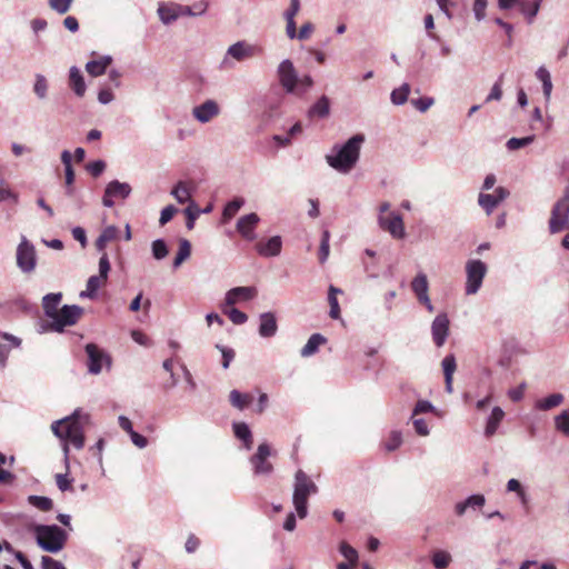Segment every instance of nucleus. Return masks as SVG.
<instances>
[{
	"label": "nucleus",
	"instance_id": "nucleus-1",
	"mask_svg": "<svg viewBox=\"0 0 569 569\" xmlns=\"http://www.w3.org/2000/svg\"><path fill=\"white\" fill-rule=\"evenodd\" d=\"M82 420H88L87 415H82L79 409L70 416L56 420L51 423L52 433L62 441L63 461L67 471L69 470V443L80 450L84 446V430Z\"/></svg>",
	"mask_w": 569,
	"mask_h": 569
},
{
	"label": "nucleus",
	"instance_id": "nucleus-2",
	"mask_svg": "<svg viewBox=\"0 0 569 569\" xmlns=\"http://www.w3.org/2000/svg\"><path fill=\"white\" fill-rule=\"evenodd\" d=\"M365 140V134L357 133L345 143L335 144L331 152L326 156L327 163L341 173L350 172L359 160Z\"/></svg>",
	"mask_w": 569,
	"mask_h": 569
},
{
	"label": "nucleus",
	"instance_id": "nucleus-3",
	"mask_svg": "<svg viewBox=\"0 0 569 569\" xmlns=\"http://www.w3.org/2000/svg\"><path fill=\"white\" fill-rule=\"evenodd\" d=\"M318 492V487L310 477L302 470H298L295 475L292 502L297 515L300 519H305L308 515V499L311 495Z\"/></svg>",
	"mask_w": 569,
	"mask_h": 569
},
{
	"label": "nucleus",
	"instance_id": "nucleus-4",
	"mask_svg": "<svg viewBox=\"0 0 569 569\" xmlns=\"http://www.w3.org/2000/svg\"><path fill=\"white\" fill-rule=\"evenodd\" d=\"M34 533L37 545L51 553L61 551L68 539V533L57 525H37Z\"/></svg>",
	"mask_w": 569,
	"mask_h": 569
},
{
	"label": "nucleus",
	"instance_id": "nucleus-5",
	"mask_svg": "<svg viewBox=\"0 0 569 569\" xmlns=\"http://www.w3.org/2000/svg\"><path fill=\"white\" fill-rule=\"evenodd\" d=\"M83 309L77 305H64L59 309L56 317L48 322L40 325V333L43 332H63L67 327L76 325L81 317Z\"/></svg>",
	"mask_w": 569,
	"mask_h": 569
},
{
	"label": "nucleus",
	"instance_id": "nucleus-6",
	"mask_svg": "<svg viewBox=\"0 0 569 569\" xmlns=\"http://www.w3.org/2000/svg\"><path fill=\"white\" fill-rule=\"evenodd\" d=\"M487 272V264L479 259H470L466 262V295L472 296L480 290Z\"/></svg>",
	"mask_w": 569,
	"mask_h": 569
},
{
	"label": "nucleus",
	"instance_id": "nucleus-7",
	"mask_svg": "<svg viewBox=\"0 0 569 569\" xmlns=\"http://www.w3.org/2000/svg\"><path fill=\"white\" fill-rule=\"evenodd\" d=\"M17 267L22 273H31L37 267V252L32 242L21 236L16 252Z\"/></svg>",
	"mask_w": 569,
	"mask_h": 569
},
{
	"label": "nucleus",
	"instance_id": "nucleus-8",
	"mask_svg": "<svg viewBox=\"0 0 569 569\" xmlns=\"http://www.w3.org/2000/svg\"><path fill=\"white\" fill-rule=\"evenodd\" d=\"M272 456L271 447L263 442L258 446L257 452L251 456L250 463L254 476H269L273 471V466L269 461Z\"/></svg>",
	"mask_w": 569,
	"mask_h": 569
},
{
	"label": "nucleus",
	"instance_id": "nucleus-9",
	"mask_svg": "<svg viewBox=\"0 0 569 569\" xmlns=\"http://www.w3.org/2000/svg\"><path fill=\"white\" fill-rule=\"evenodd\" d=\"M298 71L290 59L282 60L277 68V77L286 93L297 91Z\"/></svg>",
	"mask_w": 569,
	"mask_h": 569
},
{
	"label": "nucleus",
	"instance_id": "nucleus-10",
	"mask_svg": "<svg viewBox=\"0 0 569 569\" xmlns=\"http://www.w3.org/2000/svg\"><path fill=\"white\" fill-rule=\"evenodd\" d=\"M86 352L88 356V371L91 375H99L102 371L103 366H111V359L107 352L100 349L94 343H88L86 346Z\"/></svg>",
	"mask_w": 569,
	"mask_h": 569
},
{
	"label": "nucleus",
	"instance_id": "nucleus-11",
	"mask_svg": "<svg viewBox=\"0 0 569 569\" xmlns=\"http://www.w3.org/2000/svg\"><path fill=\"white\" fill-rule=\"evenodd\" d=\"M569 227V203L558 200L551 210L549 220V230L551 233H558Z\"/></svg>",
	"mask_w": 569,
	"mask_h": 569
},
{
	"label": "nucleus",
	"instance_id": "nucleus-12",
	"mask_svg": "<svg viewBox=\"0 0 569 569\" xmlns=\"http://www.w3.org/2000/svg\"><path fill=\"white\" fill-rule=\"evenodd\" d=\"M510 196V191L505 187H497L493 193L480 192L478 194V204L490 216L495 209Z\"/></svg>",
	"mask_w": 569,
	"mask_h": 569
},
{
	"label": "nucleus",
	"instance_id": "nucleus-13",
	"mask_svg": "<svg viewBox=\"0 0 569 569\" xmlns=\"http://www.w3.org/2000/svg\"><path fill=\"white\" fill-rule=\"evenodd\" d=\"M379 227L388 231L395 239H402L406 236L402 218L399 213L391 212L389 216L378 217Z\"/></svg>",
	"mask_w": 569,
	"mask_h": 569
},
{
	"label": "nucleus",
	"instance_id": "nucleus-14",
	"mask_svg": "<svg viewBox=\"0 0 569 569\" xmlns=\"http://www.w3.org/2000/svg\"><path fill=\"white\" fill-rule=\"evenodd\" d=\"M450 321L447 313L441 312L436 316L431 323V336L433 343L440 348L442 347L449 336Z\"/></svg>",
	"mask_w": 569,
	"mask_h": 569
},
{
	"label": "nucleus",
	"instance_id": "nucleus-15",
	"mask_svg": "<svg viewBox=\"0 0 569 569\" xmlns=\"http://www.w3.org/2000/svg\"><path fill=\"white\" fill-rule=\"evenodd\" d=\"M259 222L260 217L257 213H247L238 219L236 229L244 240L253 241L257 238L254 230Z\"/></svg>",
	"mask_w": 569,
	"mask_h": 569
},
{
	"label": "nucleus",
	"instance_id": "nucleus-16",
	"mask_svg": "<svg viewBox=\"0 0 569 569\" xmlns=\"http://www.w3.org/2000/svg\"><path fill=\"white\" fill-rule=\"evenodd\" d=\"M254 56V47L247 43L246 41H238L231 44L226 53L222 64L230 67L229 57L237 61H243Z\"/></svg>",
	"mask_w": 569,
	"mask_h": 569
},
{
	"label": "nucleus",
	"instance_id": "nucleus-17",
	"mask_svg": "<svg viewBox=\"0 0 569 569\" xmlns=\"http://www.w3.org/2000/svg\"><path fill=\"white\" fill-rule=\"evenodd\" d=\"M219 106L214 100H207L192 110V116L201 123H207L219 114Z\"/></svg>",
	"mask_w": 569,
	"mask_h": 569
},
{
	"label": "nucleus",
	"instance_id": "nucleus-18",
	"mask_svg": "<svg viewBox=\"0 0 569 569\" xmlns=\"http://www.w3.org/2000/svg\"><path fill=\"white\" fill-rule=\"evenodd\" d=\"M256 251L264 258L277 257L282 249V239L280 236H273L267 241H260L256 244Z\"/></svg>",
	"mask_w": 569,
	"mask_h": 569
},
{
	"label": "nucleus",
	"instance_id": "nucleus-19",
	"mask_svg": "<svg viewBox=\"0 0 569 569\" xmlns=\"http://www.w3.org/2000/svg\"><path fill=\"white\" fill-rule=\"evenodd\" d=\"M256 296L257 289L254 287H236L227 291L224 297V305L233 306L241 300H251Z\"/></svg>",
	"mask_w": 569,
	"mask_h": 569
},
{
	"label": "nucleus",
	"instance_id": "nucleus-20",
	"mask_svg": "<svg viewBox=\"0 0 569 569\" xmlns=\"http://www.w3.org/2000/svg\"><path fill=\"white\" fill-rule=\"evenodd\" d=\"M278 331L276 315L271 311L263 312L259 316L258 332L262 338H272Z\"/></svg>",
	"mask_w": 569,
	"mask_h": 569
},
{
	"label": "nucleus",
	"instance_id": "nucleus-21",
	"mask_svg": "<svg viewBox=\"0 0 569 569\" xmlns=\"http://www.w3.org/2000/svg\"><path fill=\"white\" fill-rule=\"evenodd\" d=\"M486 498L483 495H471L467 499L455 505V513L462 517L468 509L477 510L485 506Z\"/></svg>",
	"mask_w": 569,
	"mask_h": 569
},
{
	"label": "nucleus",
	"instance_id": "nucleus-22",
	"mask_svg": "<svg viewBox=\"0 0 569 569\" xmlns=\"http://www.w3.org/2000/svg\"><path fill=\"white\" fill-rule=\"evenodd\" d=\"M69 87L74 94L80 98L84 96L87 90L84 78L80 69L76 66L69 69Z\"/></svg>",
	"mask_w": 569,
	"mask_h": 569
},
{
	"label": "nucleus",
	"instance_id": "nucleus-23",
	"mask_svg": "<svg viewBox=\"0 0 569 569\" xmlns=\"http://www.w3.org/2000/svg\"><path fill=\"white\" fill-rule=\"evenodd\" d=\"M62 300V293L61 292H52L48 293L42 298V308L44 316L49 318L50 320L52 317H56V315L59 311V305Z\"/></svg>",
	"mask_w": 569,
	"mask_h": 569
},
{
	"label": "nucleus",
	"instance_id": "nucleus-24",
	"mask_svg": "<svg viewBox=\"0 0 569 569\" xmlns=\"http://www.w3.org/2000/svg\"><path fill=\"white\" fill-rule=\"evenodd\" d=\"M178 7L179 3H160L157 9L160 21L167 26L174 22L179 17H181Z\"/></svg>",
	"mask_w": 569,
	"mask_h": 569
},
{
	"label": "nucleus",
	"instance_id": "nucleus-25",
	"mask_svg": "<svg viewBox=\"0 0 569 569\" xmlns=\"http://www.w3.org/2000/svg\"><path fill=\"white\" fill-rule=\"evenodd\" d=\"M111 56H101L97 60L88 61L86 64L87 72L92 77H99L106 73L107 68L112 63Z\"/></svg>",
	"mask_w": 569,
	"mask_h": 569
},
{
	"label": "nucleus",
	"instance_id": "nucleus-26",
	"mask_svg": "<svg viewBox=\"0 0 569 569\" xmlns=\"http://www.w3.org/2000/svg\"><path fill=\"white\" fill-rule=\"evenodd\" d=\"M565 400V397L560 392L551 393L547 397L539 398L535 401V409L539 411H549L560 406Z\"/></svg>",
	"mask_w": 569,
	"mask_h": 569
},
{
	"label": "nucleus",
	"instance_id": "nucleus-27",
	"mask_svg": "<svg viewBox=\"0 0 569 569\" xmlns=\"http://www.w3.org/2000/svg\"><path fill=\"white\" fill-rule=\"evenodd\" d=\"M505 417V411L500 407H493L486 421L485 436L492 437Z\"/></svg>",
	"mask_w": 569,
	"mask_h": 569
},
{
	"label": "nucleus",
	"instance_id": "nucleus-28",
	"mask_svg": "<svg viewBox=\"0 0 569 569\" xmlns=\"http://www.w3.org/2000/svg\"><path fill=\"white\" fill-rule=\"evenodd\" d=\"M516 6H518L519 12L522 14L528 24L533 23L541 8L533 0H519Z\"/></svg>",
	"mask_w": 569,
	"mask_h": 569
},
{
	"label": "nucleus",
	"instance_id": "nucleus-29",
	"mask_svg": "<svg viewBox=\"0 0 569 569\" xmlns=\"http://www.w3.org/2000/svg\"><path fill=\"white\" fill-rule=\"evenodd\" d=\"M330 113V100L327 96H321L308 110V117L313 118H327Z\"/></svg>",
	"mask_w": 569,
	"mask_h": 569
},
{
	"label": "nucleus",
	"instance_id": "nucleus-30",
	"mask_svg": "<svg viewBox=\"0 0 569 569\" xmlns=\"http://www.w3.org/2000/svg\"><path fill=\"white\" fill-rule=\"evenodd\" d=\"M327 339L321 333H313L309 337L307 343L300 350V356L302 358H309L316 355L321 345H325Z\"/></svg>",
	"mask_w": 569,
	"mask_h": 569
},
{
	"label": "nucleus",
	"instance_id": "nucleus-31",
	"mask_svg": "<svg viewBox=\"0 0 569 569\" xmlns=\"http://www.w3.org/2000/svg\"><path fill=\"white\" fill-rule=\"evenodd\" d=\"M535 74H536V78L541 82L545 100L547 102H549L551 99V93H552V88H553L551 74H550L549 70L545 66H541L537 69Z\"/></svg>",
	"mask_w": 569,
	"mask_h": 569
},
{
	"label": "nucleus",
	"instance_id": "nucleus-32",
	"mask_svg": "<svg viewBox=\"0 0 569 569\" xmlns=\"http://www.w3.org/2000/svg\"><path fill=\"white\" fill-rule=\"evenodd\" d=\"M107 193L112 194L114 198L127 199L131 193V187L127 182L119 180L110 181L107 187Z\"/></svg>",
	"mask_w": 569,
	"mask_h": 569
},
{
	"label": "nucleus",
	"instance_id": "nucleus-33",
	"mask_svg": "<svg viewBox=\"0 0 569 569\" xmlns=\"http://www.w3.org/2000/svg\"><path fill=\"white\" fill-rule=\"evenodd\" d=\"M103 279L100 276H91L87 281L86 290L80 292V298H89L94 299L97 297V292L101 284L103 283Z\"/></svg>",
	"mask_w": 569,
	"mask_h": 569
},
{
	"label": "nucleus",
	"instance_id": "nucleus-34",
	"mask_svg": "<svg viewBox=\"0 0 569 569\" xmlns=\"http://www.w3.org/2000/svg\"><path fill=\"white\" fill-rule=\"evenodd\" d=\"M243 204H244V199L241 197H236L231 201H229L224 206L223 211H222L223 221L227 222L230 219H232L237 214V212L242 208Z\"/></svg>",
	"mask_w": 569,
	"mask_h": 569
},
{
	"label": "nucleus",
	"instance_id": "nucleus-35",
	"mask_svg": "<svg viewBox=\"0 0 569 569\" xmlns=\"http://www.w3.org/2000/svg\"><path fill=\"white\" fill-rule=\"evenodd\" d=\"M191 254V243L187 239L179 240V249L173 260V268H179Z\"/></svg>",
	"mask_w": 569,
	"mask_h": 569
},
{
	"label": "nucleus",
	"instance_id": "nucleus-36",
	"mask_svg": "<svg viewBox=\"0 0 569 569\" xmlns=\"http://www.w3.org/2000/svg\"><path fill=\"white\" fill-rule=\"evenodd\" d=\"M229 400L234 408L243 410L252 401V397L249 393H241L234 389L230 391Z\"/></svg>",
	"mask_w": 569,
	"mask_h": 569
},
{
	"label": "nucleus",
	"instance_id": "nucleus-37",
	"mask_svg": "<svg viewBox=\"0 0 569 569\" xmlns=\"http://www.w3.org/2000/svg\"><path fill=\"white\" fill-rule=\"evenodd\" d=\"M170 193L179 203L190 202L191 192L184 181H179Z\"/></svg>",
	"mask_w": 569,
	"mask_h": 569
},
{
	"label": "nucleus",
	"instance_id": "nucleus-38",
	"mask_svg": "<svg viewBox=\"0 0 569 569\" xmlns=\"http://www.w3.org/2000/svg\"><path fill=\"white\" fill-rule=\"evenodd\" d=\"M341 292L342 291L340 289L336 288L335 286L329 287V292H328V302L330 306L329 316L332 319L340 318V307H339V302L337 299V295L341 293Z\"/></svg>",
	"mask_w": 569,
	"mask_h": 569
},
{
	"label": "nucleus",
	"instance_id": "nucleus-39",
	"mask_svg": "<svg viewBox=\"0 0 569 569\" xmlns=\"http://www.w3.org/2000/svg\"><path fill=\"white\" fill-rule=\"evenodd\" d=\"M410 93V86L402 83L399 88L391 91L390 100L395 106H402L407 102Z\"/></svg>",
	"mask_w": 569,
	"mask_h": 569
},
{
	"label": "nucleus",
	"instance_id": "nucleus-40",
	"mask_svg": "<svg viewBox=\"0 0 569 569\" xmlns=\"http://www.w3.org/2000/svg\"><path fill=\"white\" fill-rule=\"evenodd\" d=\"M451 560V555L446 550H436L431 556V562L436 569H446Z\"/></svg>",
	"mask_w": 569,
	"mask_h": 569
},
{
	"label": "nucleus",
	"instance_id": "nucleus-41",
	"mask_svg": "<svg viewBox=\"0 0 569 569\" xmlns=\"http://www.w3.org/2000/svg\"><path fill=\"white\" fill-rule=\"evenodd\" d=\"M411 289L415 296L426 295L429 291V283L427 276L423 272H419L411 281Z\"/></svg>",
	"mask_w": 569,
	"mask_h": 569
},
{
	"label": "nucleus",
	"instance_id": "nucleus-42",
	"mask_svg": "<svg viewBox=\"0 0 569 569\" xmlns=\"http://www.w3.org/2000/svg\"><path fill=\"white\" fill-rule=\"evenodd\" d=\"M48 89H49V84H48L46 77L43 74L37 73L34 77V83H33L34 94L39 99L43 100L48 96Z\"/></svg>",
	"mask_w": 569,
	"mask_h": 569
},
{
	"label": "nucleus",
	"instance_id": "nucleus-43",
	"mask_svg": "<svg viewBox=\"0 0 569 569\" xmlns=\"http://www.w3.org/2000/svg\"><path fill=\"white\" fill-rule=\"evenodd\" d=\"M330 253V232L328 230H323L321 234V241L319 247V262L323 264Z\"/></svg>",
	"mask_w": 569,
	"mask_h": 569
},
{
	"label": "nucleus",
	"instance_id": "nucleus-44",
	"mask_svg": "<svg viewBox=\"0 0 569 569\" xmlns=\"http://www.w3.org/2000/svg\"><path fill=\"white\" fill-rule=\"evenodd\" d=\"M28 501L31 506L41 511H49L53 507L52 500L48 497L32 495L28 497Z\"/></svg>",
	"mask_w": 569,
	"mask_h": 569
},
{
	"label": "nucleus",
	"instance_id": "nucleus-45",
	"mask_svg": "<svg viewBox=\"0 0 569 569\" xmlns=\"http://www.w3.org/2000/svg\"><path fill=\"white\" fill-rule=\"evenodd\" d=\"M201 210L198 208L194 201H190L189 206L184 210V214L187 218L186 227L188 230H192L194 227V222L200 216Z\"/></svg>",
	"mask_w": 569,
	"mask_h": 569
},
{
	"label": "nucleus",
	"instance_id": "nucleus-46",
	"mask_svg": "<svg viewBox=\"0 0 569 569\" xmlns=\"http://www.w3.org/2000/svg\"><path fill=\"white\" fill-rule=\"evenodd\" d=\"M152 257L156 260L164 259L169 253V248L163 239H157L151 243Z\"/></svg>",
	"mask_w": 569,
	"mask_h": 569
},
{
	"label": "nucleus",
	"instance_id": "nucleus-47",
	"mask_svg": "<svg viewBox=\"0 0 569 569\" xmlns=\"http://www.w3.org/2000/svg\"><path fill=\"white\" fill-rule=\"evenodd\" d=\"M402 443V435L399 430H392L388 438L383 442V447L387 451L392 452L397 450Z\"/></svg>",
	"mask_w": 569,
	"mask_h": 569
},
{
	"label": "nucleus",
	"instance_id": "nucleus-48",
	"mask_svg": "<svg viewBox=\"0 0 569 569\" xmlns=\"http://www.w3.org/2000/svg\"><path fill=\"white\" fill-rule=\"evenodd\" d=\"M312 86H313V79L310 74H305L302 77L298 76L297 91L293 92L292 94H295L297 97H302L310 90V88Z\"/></svg>",
	"mask_w": 569,
	"mask_h": 569
},
{
	"label": "nucleus",
	"instance_id": "nucleus-49",
	"mask_svg": "<svg viewBox=\"0 0 569 569\" xmlns=\"http://www.w3.org/2000/svg\"><path fill=\"white\" fill-rule=\"evenodd\" d=\"M533 141H535V136L533 134L527 136V137H523V138H510L507 141L506 146H507L508 150L515 151V150H519V149H521L523 147L529 146Z\"/></svg>",
	"mask_w": 569,
	"mask_h": 569
},
{
	"label": "nucleus",
	"instance_id": "nucleus-50",
	"mask_svg": "<svg viewBox=\"0 0 569 569\" xmlns=\"http://www.w3.org/2000/svg\"><path fill=\"white\" fill-rule=\"evenodd\" d=\"M340 553L350 562V565H357L358 562V551L347 543L346 541H342L339 546Z\"/></svg>",
	"mask_w": 569,
	"mask_h": 569
},
{
	"label": "nucleus",
	"instance_id": "nucleus-51",
	"mask_svg": "<svg viewBox=\"0 0 569 569\" xmlns=\"http://www.w3.org/2000/svg\"><path fill=\"white\" fill-rule=\"evenodd\" d=\"M556 429L566 436H569V409L563 410L555 418Z\"/></svg>",
	"mask_w": 569,
	"mask_h": 569
},
{
	"label": "nucleus",
	"instance_id": "nucleus-52",
	"mask_svg": "<svg viewBox=\"0 0 569 569\" xmlns=\"http://www.w3.org/2000/svg\"><path fill=\"white\" fill-rule=\"evenodd\" d=\"M233 432L234 436L241 441H248L252 436L251 430L246 422H234Z\"/></svg>",
	"mask_w": 569,
	"mask_h": 569
},
{
	"label": "nucleus",
	"instance_id": "nucleus-53",
	"mask_svg": "<svg viewBox=\"0 0 569 569\" xmlns=\"http://www.w3.org/2000/svg\"><path fill=\"white\" fill-rule=\"evenodd\" d=\"M223 313L228 316L234 325H243L248 320V316L237 308H231L229 310H223Z\"/></svg>",
	"mask_w": 569,
	"mask_h": 569
},
{
	"label": "nucleus",
	"instance_id": "nucleus-54",
	"mask_svg": "<svg viewBox=\"0 0 569 569\" xmlns=\"http://www.w3.org/2000/svg\"><path fill=\"white\" fill-rule=\"evenodd\" d=\"M72 2H73V0H49L48 1L49 7L59 14L67 13L71 8Z\"/></svg>",
	"mask_w": 569,
	"mask_h": 569
},
{
	"label": "nucleus",
	"instance_id": "nucleus-55",
	"mask_svg": "<svg viewBox=\"0 0 569 569\" xmlns=\"http://www.w3.org/2000/svg\"><path fill=\"white\" fill-rule=\"evenodd\" d=\"M441 366H442L445 377H452L453 372L456 371V368H457L455 356L452 353L447 355L442 359Z\"/></svg>",
	"mask_w": 569,
	"mask_h": 569
},
{
	"label": "nucleus",
	"instance_id": "nucleus-56",
	"mask_svg": "<svg viewBox=\"0 0 569 569\" xmlns=\"http://www.w3.org/2000/svg\"><path fill=\"white\" fill-rule=\"evenodd\" d=\"M216 348L222 355V368L228 369L231 361L233 360V358L236 356L234 350L229 347L221 346V345H216Z\"/></svg>",
	"mask_w": 569,
	"mask_h": 569
},
{
	"label": "nucleus",
	"instance_id": "nucleus-57",
	"mask_svg": "<svg viewBox=\"0 0 569 569\" xmlns=\"http://www.w3.org/2000/svg\"><path fill=\"white\" fill-rule=\"evenodd\" d=\"M435 99L431 97H422L412 99L411 104L420 112H426L431 106H433Z\"/></svg>",
	"mask_w": 569,
	"mask_h": 569
},
{
	"label": "nucleus",
	"instance_id": "nucleus-58",
	"mask_svg": "<svg viewBox=\"0 0 569 569\" xmlns=\"http://www.w3.org/2000/svg\"><path fill=\"white\" fill-rule=\"evenodd\" d=\"M87 171L94 178L99 177L106 169L103 160H94L86 166Z\"/></svg>",
	"mask_w": 569,
	"mask_h": 569
},
{
	"label": "nucleus",
	"instance_id": "nucleus-59",
	"mask_svg": "<svg viewBox=\"0 0 569 569\" xmlns=\"http://www.w3.org/2000/svg\"><path fill=\"white\" fill-rule=\"evenodd\" d=\"M411 420H412V425H413L415 431L419 436L426 437V436H428L430 433L428 423H427V421L425 419L417 418V417L412 416Z\"/></svg>",
	"mask_w": 569,
	"mask_h": 569
},
{
	"label": "nucleus",
	"instance_id": "nucleus-60",
	"mask_svg": "<svg viewBox=\"0 0 569 569\" xmlns=\"http://www.w3.org/2000/svg\"><path fill=\"white\" fill-rule=\"evenodd\" d=\"M111 269L109 257L106 252H103L99 259V274L102 277L103 281H107L109 271Z\"/></svg>",
	"mask_w": 569,
	"mask_h": 569
},
{
	"label": "nucleus",
	"instance_id": "nucleus-61",
	"mask_svg": "<svg viewBox=\"0 0 569 569\" xmlns=\"http://www.w3.org/2000/svg\"><path fill=\"white\" fill-rule=\"evenodd\" d=\"M433 410H435V407L430 401L418 400L412 410V415H413V417H417L418 415L432 412Z\"/></svg>",
	"mask_w": 569,
	"mask_h": 569
},
{
	"label": "nucleus",
	"instance_id": "nucleus-62",
	"mask_svg": "<svg viewBox=\"0 0 569 569\" xmlns=\"http://www.w3.org/2000/svg\"><path fill=\"white\" fill-rule=\"evenodd\" d=\"M501 79H502V76H500L499 80L497 82H495V84L491 87V90L486 98V102L499 101L501 99V97H502Z\"/></svg>",
	"mask_w": 569,
	"mask_h": 569
},
{
	"label": "nucleus",
	"instance_id": "nucleus-63",
	"mask_svg": "<svg viewBox=\"0 0 569 569\" xmlns=\"http://www.w3.org/2000/svg\"><path fill=\"white\" fill-rule=\"evenodd\" d=\"M177 212V208L172 204L164 207L160 212L159 224L162 227L167 224Z\"/></svg>",
	"mask_w": 569,
	"mask_h": 569
},
{
	"label": "nucleus",
	"instance_id": "nucleus-64",
	"mask_svg": "<svg viewBox=\"0 0 569 569\" xmlns=\"http://www.w3.org/2000/svg\"><path fill=\"white\" fill-rule=\"evenodd\" d=\"M42 569H67L64 565L49 556H42L41 558Z\"/></svg>",
	"mask_w": 569,
	"mask_h": 569
}]
</instances>
